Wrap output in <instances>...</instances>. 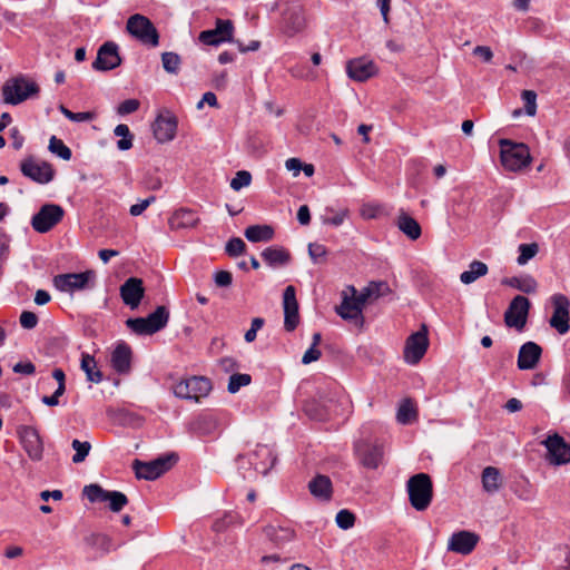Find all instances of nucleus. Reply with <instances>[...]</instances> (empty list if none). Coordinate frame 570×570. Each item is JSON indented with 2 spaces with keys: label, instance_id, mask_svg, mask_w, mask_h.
Returning <instances> with one entry per match:
<instances>
[{
  "label": "nucleus",
  "instance_id": "35",
  "mask_svg": "<svg viewBox=\"0 0 570 570\" xmlns=\"http://www.w3.org/2000/svg\"><path fill=\"white\" fill-rule=\"evenodd\" d=\"M244 235L252 243L269 242L274 237V229L269 225H252L245 229Z\"/></svg>",
  "mask_w": 570,
  "mask_h": 570
},
{
  "label": "nucleus",
  "instance_id": "28",
  "mask_svg": "<svg viewBox=\"0 0 570 570\" xmlns=\"http://www.w3.org/2000/svg\"><path fill=\"white\" fill-rule=\"evenodd\" d=\"M110 363L112 368L119 374H126L130 371L131 348L125 342L118 343L111 353Z\"/></svg>",
  "mask_w": 570,
  "mask_h": 570
},
{
  "label": "nucleus",
  "instance_id": "18",
  "mask_svg": "<svg viewBox=\"0 0 570 570\" xmlns=\"http://www.w3.org/2000/svg\"><path fill=\"white\" fill-rule=\"evenodd\" d=\"M120 63L121 58L118 52V46L112 41H107L98 49L92 68L99 71H108L117 68Z\"/></svg>",
  "mask_w": 570,
  "mask_h": 570
},
{
  "label": "nucleus",
  "instance_id": "37",
  "mask_svg": "<svg viewBox=\"0 0 570 570\" xmlns=\"http://www.w3.org/2000/svg\"><path fill=\"white\" fill-rule=\"evenodd\" d=\"M489 272L488 265L480 261H472L469 264V269L464 271L460 275V281L465 284H472L478 278L485 276Z\"/></svg>",
  "mask_w": 570,
  "mask_h": 570
},
{
  "label": "nucleus",
  "instance_id": "17",
  "mask_svg": "<svg viewBox=\"0 0 570 570\" xmlns=\"http://www.w3.org/2000/svg\"><path fill=\"white\" fill-rule=\"evenodd\" d=\"M94 275L91 271L83 273L59 274L53 277L55 287L65 293H73L87 287L89 278Z\"/></svg>",
  "mask_w": 570,
  "mask_h": 570
},
{
  "label": "nucleus",
  "instance_id": "12",
  "mask_svg": "<svg viewBox=\"0 0 570 570\" xmlns=\"http://www.w3.org/2000/svg\"><path fill=\"white\" fill-rule=\"evenodd\" d=\"M20 443L32 461H40L43 456V442L36 428L21 425L18 428Z\"/></svg>",
  "mask_w": 570,
  "mask_h": 570
},
{
  "label": "nucleus",
  "instance_id": "20",
  "mask_svg": "<svg viewBox=\"0 0 570 570\" xmlns=\"http://www.w3.org/2000/svg\"><path fill=\"white\" fill-rule=\"evenodd\" d=\"M177 118L170 112L160 114L153 124L154 137L158 142L171 141L176 136Z\"/></svg>",
  "mask_w": 570,
  "mask_h": 570
},
{
  "label": "nucleus",
  "instance_id": "8",
  "mask_svg": "<svg viewBox=\"0 0 570 570\" xmlns=\"http://www.w3.org/2000/svg\"><path fill=\"white\" fill-rule=\"evenodd\" d=\"M83 494L90 502H109L114 512H119L127 503V497L119 491H108L98 484H89L83 488Z\"/></svg>",
  "mask_w": 570,
  "mask_h": 570
},
{
  "label": "nucleus",
  "instance_id": "19",
  "mask_svg": "<svg viewBox=\"0 0 570 570\" xmlns=\"http://www.w3.org/2000/svg\"><path fill=\"white\" fill-rule=\"evenodd\" d=\"M284 327L287 332L294 331L299 323L298 303L295 287L289 285L283 293Z\"/></svg>",
  "mask_w": 570,
  "mask_h": 570
},
{
  "label": "nucleus",
  "instance_id": "45",
  "mask_svg": "<svg viewBox=\"0 0 570 570\" xmlns=\"http://www.w3.org/2000/svg\"><path fill=\"white\" fill-rule=\"evenodd\" d=\"M510 286L527 293L531 294L537 291L538 284L535 279L531 276H524V277H512L510 281L507 282Z\"/></svg>",
  "mask_w": 570,
  "mask_h": 570
},
{
  "label": "nucleus",
  "instance_id": "62",
  "mask_svg": "<svg viewBox=\"0 0 570 570\" xmlns=\"http://www.w3.org/2000/svg\"><path fill=\"white\" fill-rule=\"evenodd\" d=\"M380 207L377 205L365 204L361 208V216L365 219H373L377 216Z\"/></svg>",
  "mask_w": 570,
  "mask_h": 570
},
{
  "label": "nucleus",
  "instance_id": "38",
  "mask_svg": "<svg viewBox=\"0 0 570 570\" xmlns=\"http://www.w3.org/2000/svg\"><path fill=\"white\" fill-rule=\"evenodd\" d=\"M80 367L86 373L89 382L100 383L102 381V373L97 368V363L94 356L82 353Z\"/></svg>",
  "mask_w": 570,
  "mask_h": 570
},
{
  "label": "nucleus",
  "instance_id": "26",
  "mask_svg": "<svg viewBox=\"0 0 570 570\" xmlns=\"http://www.w3.org/2000/svg\"><path fill=\"white\" fill-rule=\"evenodd\" d=\"M348 77L355 81H365L376 72V66L366 58L352 59L346 65Z\"/></svg>",
  "mask_w": 570,
  "mask_h": 570
},
{
  "label": "nucleus",
  "instance_id": "49",
  "mask_svg": "<svg viewBox=\"0 0 570 570\" xmlns=\"http://www.w3.org/2000/svg\"><path fill=\"white\" fill-rule=\"evenodd\" d=\"M252 382V376L249 374H240L236 373L230 375L227 390L229 393L234 394L240 390L243 386L249 385Z\"/></svg>",
  "mask_w": 570,
  "mask_h": 570
},
{
  "label": "nucleus",
  "instance_id": "36",
  "mask_svg": "<svg viewBox=\"0 0 570 570\" xmlns=\"http://www.w3.org/2000/svg\"><path fill=\"white\" fill-rule=\"evenodd\" d=\"M362 306L353 298L344 296L340 306L336 307L337 314L344 320H356L362 315Z\"/></svg>",
  "mask_w": 570,
  "mask_h": 570
},
{
  "label": "nucleus",
  "instance_id": "55",
  "mask_svg": "<svg viewBox=\"0 0 570 570\" xmlns=\"http://www.w3.org/2000/svg\"><path fill=\"white\" fill-rule=\"evenodd\" d=\"M521 96L524 101L527 115L534 116L537 111V94L532 90H523Z\"/></svg>",
  "mask_w": 570,
  "mask_h": 570
},
{
  "label": "nucleus",
  "instance_id": "54",
  "mask_svg": "<svg viewBox=\"0 0 570 570\" xmlns=\"http://www.w3.org/2000/svg\"><path fill=\"white\" fill-rule=\"evenodd\" d=\"M336 523L341 529L347 530L354 525L355 515L348 510H341L336 514Z\"/></svg>",
  "mask_w": 570,
  "mask_h": 570
},
{
  "label": "nucleus",
  "instance_id": "24",
  "mask_svg": "<svg viewBox=\"0 0 570 570\" xmlns=\"http://www.w3.org/2000/svg\"><path fill=\"white\" fill-rule=\"evenodd\" d=\"M144 294L145 288L140 278L130 277L120 286L121 299L131 309H135L139 306Z\"/></svg>",
  "mask_w": 570,
  "mask_h": 570
},
{
  "label": "nucleus",
  "instance_id": "21",
  "mask_svg": "<svg viewBox=\"0 0 570 570\" xmlns=\"http://www.w3.org/2000/svg\"><path fill=\"white\" fill-rule=\"evenodd\" d=\"M355 452L360 458L361 464L366 469H377L382 463L384 451L382 444L362 443L355 444Z\"/></svg>",
  "mask_w": 570,
  "mask_h": 570
},
{
  "label": "nucleus",
  "instance_id": "13",
  "mask_svg": "<svg viewBox=\"0 0 570 570\" xmlns=\"http://www.w3.org/2000/svg\"><path fill=\"white\" fill-rule=\"evenodd\" d=\"M530 302L527 297L515 296L504 313V323L508 327L522 331L527 324Z\"/></svg>",
  "mask_w": 570,
  "mask_h": 570
},
{
  "label": "nucleus",
  "instance_id": "1",
  "mask_svg": "<svg viewBox=\"0 0 570 570\" xmlns=\"http://www.w3.org/2000/svg\"><path fill=\"white\" fill-rule=\"evenodd\" d=\"M406 490L411 505L416 511L426 510L433 498V484L429 474L417 473L406 482Z\"/></svg>",
  "mask_w": 570,
  "mask_h": 570
},
{
  "label": "nucleus",
  "instance_id": "10",
  "mask_svg": "<svg viewBox=\"0 0 570 570\" xmlns=\"http://www.w3.org/2000/svg\"><path fill=\"white\" fill-rule=\"evenodd\" d=\"M541 444L547 449L546 460L550 464L558 466L570 463V444L558 433L548 435Z\"/></svg>",
  "mask_w": 570,
  "mask_h": 570
},
{
  "label": "nucleus",
  "instance_id": "39",
  "mask_svg": "<svg viewBox=\"0 0 570 570\" xmlns=\"http://www.w3.org/2000/svg\"><path fill=\"white\" fill-rule=\"evenodd\" d=\"M417 417V411L415 404L410 399H405L401 402L397 413L396 420L401 424H410L415 421Z\"/></svg>",
  "mask_w": 570,
  "mask_h": 570
},
{
  "label": "nucleus",
  "instance_id": "56",
  "mask_svg": "<svg viewBox=\"0 0 570 570\" xmlns=\"http://www.w3.org/2000/svg\"><path fill=\"white\" fill-rule=\"evenodd\" d=\"M514 493L523 501H532L534 499V491L528 481L518 483Z\"/></svg>",
  "mask_w": 570,
  "mask_h": 570
},
{
  "label": "nucleus",
  "instance_id": "44",
  "mask_svg": "<svg viewBox=\"0 0 570 570\" xmlns=\"http://www.w3.org/2000/svg\"><path fill=\"white\" fill-rule=\"evenodd\" d=\"M126 325L139 335H151L155 333L147 317L128 318Z\"/></svg>",
  "mask_w": 570,
  "mask_h": 570
},
{
  "label": "nucleus",
  "instance_id": "50",
  "mask_svg": "<svg viewBox=\"0 0 570 570\" xmlns=\"http://www.w3.org/2000/svg\"><path fill=\"white\" fill-rule=\"evenodd\" d=\"M59 110L66 118H68L71 121H76V122H86V121H90L95 118L94 112H90V111L72 112L71 110L66 108L63 105H60Z\"/></svg>",
  "mask_w": 570,
  "mask_h": 570
},
{
  "label": "nucleus",
  "instance_id": "40",
  "mask_svg": "<svg viewBox=\"0 0 570 570\" xmlns=\"http://www.w3.org/2000/svg\"><path fill=\"white\" fill-rule=\"evenodd\" d=\"M350 217V210L347 208L334 209L333 207L325 208V215L321 217L324 225H331L338 227L343 225L345 219Z\"/></svg>",
  "mask_w": 570,
  "mask_h": 570
},
{
  "label": "nucleus",
  "instance_id": "15",
  "mask_svg": "<svg viewBox=\"0 0 570 570\" xmlns=\"http://www.w3.org/2000/svg\"><path fill=\"white\" fill-rule=\"evenodd\" d=\"M281 24L288 37L302 32L306 26L303 7L298 3L288 4L283 11Z\"/></svg>",
  "mask_w": 570,
  "mask_h": 570
},
{
  "label": "nucleus",
  "instance_id": "46",
  "mask_svg": "<svg viewBox=\"0 0 570 570\" xmlns=\"http://www.w3.org/2000/svg\"><path fill=\"white\" fill-rule=\"evenodd\" d=\"M161 63H163V68L168 73L177 75L180 69L181 60L177 53L169 51V52H164L161 55Z\"/></svg>",
  "mask_w": 570,
  "mask_h": 570
},
{
  "label": "nucleus",
  "instance_id": "57",
  "mask_svg": "<svg viewBox=\"0 0 570 570\" xmlns=\"http://www.w3.org/2000/svg\"><path fill=\"white\" fill-rule=\"evenodd\" d=\"M327 254V249L324 245L317 243L308 244V255L313 263H318L320 258L325 257Z\"/></svg>",
  "mask_w": 570,
  "mask_h": 570
},
{
  "label": "nucleus",
  "instance_id": "3",
  "mask_svg": "<svg viewBox=\"0 0 570 570\" xmlns=\"http://www.w3.org/2000/svg\"><path fill=\"white\" fill-rule=\"evenodd\" d=\"M39 92V86L24 76L9 79L3 88L4 102L18 105Z\"/></svg>",
  "mask_w": 570,
  "mask_h": 570
},
{
  "label": "nucleus",
  "instance_id": "22",
  "mask_svg": "<svg viewBox=\"0 0 570 570\" xmlns=\"http://www.w3.org/2000/svg\"><path fill=\"white\" fill-rule=\"evenodd\" d=\"M479 535L466 530L454 532L448 542V550L466 556L470 554L479 542Z\"/></svg>",
  "mask_w": 570,
  "mask_h": 570
},
{
  "label": "nucleus",
  "instance_id": "33",
  "mask_svg": "<svg viewBox=\"0 0 570 570\" xmlns=\"http://www.w3.org/2000/svg\"><path fill=\"white\" fill-rule=\"evenodd\" d=\"M482 488L488 493H495L502 485L501 472L498 468L487 466L481 474Z\"/></svg>",
  "mask_w": 570,
  "mask_h": 570
},
{
  "label": "nucleus",
  "instance_id": "53",
  "mask_svg": "<svg viewBox=\"0 0 570 570\" xmlns=\"http://www.w3.org/2000/svg\"><path fill=\"white\" fill-rule=\"evenodd\" d=\"M367 287L372 293L374 299L386 296L387 294L391 293L389 284L384 281L370 282Z\"/></svg>",
  "mask_w": 570,
  "mask_h": 570
},
{
  "label": "nucleus",
  "instance_id": "51",
  "mask_svg": "<svg viewBox=\"0 0 570 570\" xmlns=\"http://www.w3.org/2000/svg\"><path fill=\"white\" fill-rule=\"evenodd\" d=\"M245 249H246V244L239 237L230 238L227 242L226 247H225L226 253L232 257L242 255L245 252Z\"/></svg>",
  "mask_w": 570,
  "mask_h": 570
},
{
  "label": "nucleus",
  "instance_id": "59",
  "mask_svg": "<svg viewBox=\"0 0 570 570\" xmlns=\"http://www.w3.org/2000/svg\"><path fill=\"white\" fill-rule=\"evenodd\" d=\"M139 106L140 104L137 99H127L118 106L117 111L119 115H128L135 112Z\"/></svg>",
  "mask_w": 570,
  "mask_h": 570
},
{
  "label": "nucleus",
  "instance_id": "52",
  "mask_svg": "<svg viewBox=\"0 0 570 570\" xmlns=\"http://www.w3.org/2000/svg\"><path fill=\"white\" fill-rule=\"evenodd\" d=\"M252 181V175L247 170H239L230 181L232 189L238 191L243 187H247Z\"/></svg>",
  "mask_w": 570,
  "mask_h": 570
},
{
  "label": "nucleus",
  "instance_id": "30",
  "mask_svg": "<svg viewBox=\"0 0 570 570\" xmlns=\"http://www.w3.org/2000/svg\"><path fill=\"white\" fill-rule=\"evenodd\" d=\"M263 261L271 267L285 266L291 262V253L281 246H269L261 254Z\"/></svg>",
  "mask_w": 570,
  "mask_h": 570
},
{
  "label": "nucleus",
  "instance_id": "58",
  "mask_svg": "<svg viewBox=\"0 0 570 570\" xmlns=\"http://www.w3.org/2000/svg\"><path fill=\"white\" fill-rule=\"evenodd\" d=\"M20 324L27 330L35 328L38 324V316L33 312L23 311L20 315Z\"/></svg>",
  "mask_w": 570,
  "mask_h": 570
},
{
  "label": "nucleus",
  "instance_id": "31",
  "mask_svg": "<svg viewBox=\"0 0 570 570\" xmlns=\"http://www.w3.org/2000/svg\"><path fill=\"white\" fill-rule=\"evenodd\" d=\"M198 217L194 214L193 210L181 208L173 214L168 224L170 229L176 230L195 227L198 224Z\"/></svg>",
  "mask_w": 570,
  "mask_h": 570
},
{
  "label": "nucleus",
  "instance_id": "43",
  "mask_svg": "<svg viewBox=\"0 0 570 570\" xmlns=\"http://www.w3.org/2000/svg\"><path fill=\"white\" fill-rule=\"evenodd\" d=\"M48 149L51 154L58 156L63 160H70L72 153L71 149L59 138L56 136H51L49 139Z\"/></svg>",
  "mask_w": 570,
  "mask_h": 570
},
{
  "label": "nucleus",
  "instance_id": "41",
  "mask_svg": "<svg viewBox=\"0 0 570 570\" xmlns=\"http://www.w3.org/2000/svg\"><path fill=\"white\" fill-rule=\"evenodd\" d=\"M153 330L156 332L163 330L169 320V312L165 306H158L155 312L147 316Z\"/></svg>",
  "mask_w": 570,
  "mask_h": 570
},
{
  "label": "nucleus",
  "instance_id": "14",
  "mask_svg": "<svg viewBox=\"0 0 570 570\" xmlns=\"http://www.w3.org/2000/svg\"><path fill=\"white\" fill-rule=\"evenodd\" d=\"M429 346L428 331L423 325L421 331L410 335L405 343L404 358L410 364H416L424 356Z\"/></svg>",
  "mask_w": 570,
  "mask_h": 570
},
{
  "label": "nucleus",
  "instance_id": "7",
  "mask_svg": "<svg viewBox=\"0 0 570 570\" xmlns=\"http://www.w3.org/2000/svg\"><path fill=\"white\" fill-rule=\"evenodd\" d=\"M63 214L65 212L61 206L46 204L32 216L31 226L40 234L48 233L62 220Z\"/></svg>",
  "mask_w": 570,
  "mask_h": 570
},
{
  "label": "nucleus",
  "instance_id": "29",
  "mask_svg": "<svg viewBox=\"0 0 570 570\" xmlns=\"http://www.w3.org/2000/svg\"><path fill=\"white\" fill-rule=\"evenodd\" d=\"M311 494L322 501H328L332 498L333 485L327 475L317 474L308 482Z\"/></svg>",
  "mask_w": 570,
  "mask_h": 570
},
{
  "label": "nucleus",
  "instance_id": "47",
  "mask_svg": "<svg viewBox=\"0 0 570 570\" xmlns=\"http://www.w3.org/2000/svg\"><path fill=\"white\" fill-rule=\"evenodd\" d=\"M519 256L517 262L519 265H525L530 259H532L539 252V245L537 243L531 244H520L518 247Z\"/></svg>",
  "mask_w": 570,
  "mask_h": 570
},
{
  "label": "nucleus",
  "instance_id": "63",
  "mask_svg": "<svg viewBox=\"0 0 570 570\" xmlns=\"http://www.w3.org/2000/svg\"><path fill=\"white\" fill-rule=\"evenodd\" d=\"M13 372L31 375L36 372V366L31 362H19L13 366Z\"/></svg>",
  "mask_w": 570,
  "mask_h": 570
},
{
  "label": "nucleus",
  "instance_id": "5",
  "mask_svg": "<svg viewBox=\"0 0 570 570\" xmlns=\"http://www.w3.org/2000/svg\"><path fill=\"white\" fill-rule=\"evenodd\" d=\"M177 461V456L175 454H169L165 456H159L149 462H142L139 460H135L132 463V468L135 470V474L138 479L144 480H156L160 475H163L166 471H168L173 464Z\"/></svg>",
  "mask_w": 570,
  "mask_h": 570
},
{
  "label": "nucleus",
  "instance_id": "64",
  "mask_svg": "<svg viewBox=\"0 0 570 570\" xmlns=\"http://www.w3.org/2000/svg\"><path fill=\"white\" fill-rule=\"evenodd\" d=\"M321 357V351L317 347L311 346L303 355L302 363L309 364Z\"/></svg>",
  "mask_w": 570,
  "mask_h": 570
},
{
  "label": "nucleus",
  "instance_id": "16",
  "mask_svg": "<svg viewBox=\"0 0 570 570\" xmlns=\"http://www.w3.org/2000/svg\"><path fill=\"white\" fill-rule=\"evenodd\" d=\"M553 314L549 321L550 326L553 327L559 334L564 335L569 332V299L562 295L557 294L552 297Z\"/></svg>",
  "mask_w": 570,
  "mask_h": 570
},
{
  "label": "nucleus",
  "instance_id": "48",
  "mask_svg": "<svg viewBox=\"0 0 570 570\" xmlns=\"http://www.w3.org/2000/svg\"><path fill=\"white\" fill-rule=\"evenodd\" d=\"M71 446L76 451V453L72 456L73 463L83 462L91 450V444L89 442H87V441L82 442L77 439H75L72 441Z\"/></svg>",
  "mask_w": 570,
  "mask_h": 570
},
{
  "label": "nucleus",
  "instance_id": "25",
  "mask_svg": "<svg viewBox=\"0 0 570 570\" xmlns=\"http://www.w3.org/2000/svg\"><path fill=\"white\" fill-rule=\"evenodd\" d=\"M542 348L535 342L529 341L521 345L518 354V368L521 371L533 370L540 362Z\"/></svg>",
  "mask_w": 570,
  "mask_h": 570
},
{
  "label": "nucleus",
  "instance_id": "27",
  "mask_svg": "<svg viewBox=\"0 0 570 570\" xmlns=\"http://www.w3.org/2000/svg\"><path fill=\"white\" fill-rule=\"evenodd\" d=\"M218 428V419L213 414H202L188 424V431L197 436L214 435Z\"/></svg>",
  "mask_w": 570,
  "mask_h": 570
},
{
  "label": "nucleus",
  "instance_id": "61",
  "mask_svg": "<svg viewBox=\"0 0 570 570\" xmlns=\"http://www.w3.org/2000/svg\"><path fill=\"white\" fill-rule=\"evenodd\" d=\"M233 282L232 273L227 271H219L215 274V284L218 287H228Z\"/></svg>",
  "mask_w": 570,
  "mask_h": 570
},
{
  "label": "nucleus",
  "instance_id": "60",
  "mask_svg": "<svg viewBox=\"0 0 570 570\" xmlns=\"http://www.w3.org/2000/svg\"><path fill=\"white\" fill-rule=\"evenodd\" d=\"M155 200H156V197L155 196H150V197L141 200L138 204L131 205L130 209H129L130 215H132V216L141 215L148 208V206L150 204H153Z\"/></svg>",
  "mask_w": 570,
  "mask_h": 570
},
{
  "label": "nucleus",
  "instance_id": "4",
  "mask_svg": "<svg viewBox=\"0 0 570 570\" xmlns=\"http://www.w3.org/2000/svg\"><path fill=\"white\" fill-rule=\"evenodd\" d=\"M210 391L212 383L204 376H191L189 379L181 380L174 386V394L177 397L194 400L195 402L207 396Z\"/></svg>",
  "mask_w": 570,
  "mask_h": 570
},
{
  "label": "nucleus",
  "instance_id": "23",
  "mask_svg": "<svg viewBox=\"0 0 570 570\" xmlns=\"http://www.w3.org/2000/svg\"><path fill=\"white\" fill-rule=\"evenodd\" d=\"M276 454L274 450L265 444H257L250 455V463L255 470L266 475L276 463Z\"/></svg>",
  "mask_w": 570,
  "mask_h": 570
},
{
  "label": "nucleus",
  "instance_id": "11",
  "mask_svg": "<svg viewBox=\"0 0 570 570\" xmlns=\"http://www.w3.org/2000/svg\"><path fill=\"white\" fill-rule=\"evenodd\" d=\"M234 23L228 19H216L215 28L204 30L199 33L198 39L207 46H219L224 42L233 41Z\"/></svg>",
  "mask_w": 570,
  "mask_h": 570
},
{
  "label": "nucleus",
  "instance_id": "2",
  "mask_svg": "<svg viewBox=\"0 0 570 570\" xmlns=\"http://www.w3.org/2000/svg\"><path fill=\"white\" fill-rule=\"evenodd\" d=\"M499 145L501 164L507 170L519 171L530 164L531 155L527 145L509 139H500Z\"/></svg>",
  "mask_w": 570,
  "mask_h": 570
},
{
  "label": "nucleus",
  "instance_id": "42",
  "mask_svg": "<svg viewBox=\"0 0 570 570\" xmlns=\"http://www.w3.org/2000/svg\"><path fill=\"white\" fill-rule=\"evenodd\" d=\"M114 134L117 137H121V139H119L117 141V148L119 150L125 151L132 147L134 136L131 135L129 127L127 125H125V124L117 125L116 128L114 129Z\"/></svg>",
  "mask_w": 570,
  "mask_h": 570
},
{
  "label": "nucleus",
  "instance_id": "32",
  "mask_svg": "<svg viewBox=\"0 0 570 570\" xmlns=\"http://www.w3.org/2000/svg\"><path fill=\"white\" fill-rule=\"evenodd\" d=\"M396 226L411 240H416L422 234L420 224L404 210L400 212Z\"/></svg>",
  "mask_w": 570,
  "mask_h": 570
},
{
  "label": "nucleus",
  "instance_id": "34",
  "mask_svg": "<svg viewBox=\"0 0 570 570\" xmlns=\"http://www.w3.org/2000/svg\"><path fill=\"white\" fill-rule=\"evenodd\" d=\"M265 534L277 548H283L295 537V532L291 528L275 525L266 527Z\"/></svg>",
  "mask_w": 570,
  "mask_h": 570
},
{
  "label": "nucleus",
  "instance_id": "9",
  "mask_svg": "<svg viewBox=\"0 0 570 570\" xmlns=\"http://www.w3.org/2000/svg\"><path fill=\"white\" fill-rule=\"evenodd\" d=\"M20 170L24 177L40 185L50 183L55 177V169L51 164L39 161L33 156H29L21 161Z\"/></svg>",
  "mask_w": 570,
  "mask_h": 570
},
{
  "label": "nucleus",
  "instance_id": "6",
  "mask_svg": "<svg viewBox=\"0 0 570 570\" xmlns=\"http://www.w3.org/2000/svg\"><path fill=\"white\" fill-rule=\"evenodd\" d=\"M127 31L145 45L157 46L159 35L151 21L141 16L134 14L127 21Z\"/></svg>",
  "mask_w": 570,
  "mask_h": 570
}]
</instances>
